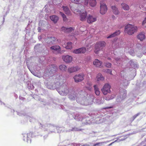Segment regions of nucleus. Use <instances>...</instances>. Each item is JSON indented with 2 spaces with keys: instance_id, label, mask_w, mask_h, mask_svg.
Listing matches in <instances>:
<instances>
[{
  "instance_id": "nucleus-18",
  "label": "nucleus",
  "mask_w": 146,
  "mask_h": 146,
  "mask_svg": "<svg viewBox=\"0 0 146 146\" xmlns=\"http://www.w3.org/2000/svg\"><path fill=\"white\" fill-rule=\"evenodd\" d=\"M50 19L55 23H56L58 20V17L56 15H53L50 17Z\"/></svg>"
},
{
  "instance_id": "nucleus-45",
  "label": "nucleus",
  "mask_w": 146,
  "mask_h": 146,
  "mask_svg": "<svg viewBox=\"0 0 146 146\" xmlns=\"http://www.w3.org/2000/svg\"><path fill=\"white\" fill-rule=\"evenodd\" d=\"M115 1H118V0H115Z\"/></svg>"
},
{
  "instance_id": "nucleus-22",
  "label": "nucleus",
  "mask_w": 146,
  "mask_h": 146,
  "mask_svg": "<svg viewBox=\"0 0 146 146\" xmlns=\"http://www.w3.org/2000/svg\"><path fill=\"white\" fill-rule=\"evenodd\" d=\"M121 8L124 10L128 11L129 9V6L125 3H123L121 4Z\"/></svg>"
},
{
  "instance_id": "nucleus-29",
  "label": "nucleus",
  "mask_w": 146,
  "mask_h": 146,
  "mask_svg": "<svg viewBox=\"0 0 146 146\" xmlns=\"http://www.w3.org/2000/svg\"><path fill=\"white\" fill-rule=\"evenodd\" d=\"M30 136V133H27V134H25L24 136V137H25V138H24V141H27L29 140V137Z\"/></svg>"
},
{
  "instance_id": "nucleus-34",
  "label": "nucleus",
  "mask_w": 146,
  "mask_h": 146,
  "mask_svg": "<svg viewBox=\"0 0 146 146\" xmlns=\"http://www.w3.org/2000/svg\"><path fill=\"white\" fill-rule=\"evenodd\" d=\"M105 72L108 73H109L111 75H112L111 70L110 69H107L105 70Z\"/></svg>"
},
{
  "instance_id": "nucleus-20",
  "label": "nucleus",
  "mask_w": 146,
  "mask_h": 146,
  "mask_svg": "<svg viewBox=\"0 0 146 146\" xmlns=\"http://www.w3.org/2000/svg\"><path fill=\"white\" fill-rule=\"evenodd\" d=\"M137 37L141 41H143L145 38V36L144 34L142 33H140L137 35Z\"/></svg>"
},
{
  "instance_id": "nucleus-2",
  "label": "nucleus",
  "mask_w": 146,
  "mask_h": 146,
  "mask_svg": "<svg viewBox=\"0 0 146 146\" xmlns=\"http://www.w3.org/2000/svg\"><path fill=\"white\" fill-rule=\"evenodd\" d=\"M137 28L136 26L130 24H127L125 27V32L129 35H132L137 31Z\"/></svg>"
},
{
  "instance_id": "nucleus-11",
  "label": "nucleus",
  "mask_w": 146,
  "mask_h": 146,
  "mask_svg": "<svg viewBox=\"0 0 146 146\" xmlns=\"http://www.w3.org/2000/svg\"><path fill=\"white\" fill-rule=\"evenodd\" d=\"M97 20L96 17L93 16L91 15H89L87 17V21L89 23H92L96 21Z\"/></svg>"
},
{
  "instance_id": "nucleus-16",
  "label": "nucleus",
  "mask_w": 146,
  "mask_h": 146,
  "mask_svg": "<svg viewBox=\"0 0 146 146\" xmlns=\"http://www.w3.org/2000/svg\"><path fill=\"white\" fill-rule=\"evenodd\" d=\"M78 69V67H71L68 68V71L69 73H71L77 71Z\"/></svg>"
},
{
  "instance_id": "nucleus-35",
  "label": "nucleus",
  "mask_w": 146,
  "mask_h": 146,
  "mask_svg": "<svg viewBox=\"0 0 146 146\" xmlns=\"http://www.w3.org/2000/svg\"><path fill=\"white\" fill-rule=\"evenodd\" d=\"M114 35V34L113 33V34H111V35H109V36H108L107 37V38H108L114 37L115 36Z\"/></svg>"
},
{
  "instance_id": "nucleus-44",
  "label": "nucleus",
  "mask_w": 146,
  "mask_h": 146,
  "mask_svg": "<svg viewBox=\"0 0 146 146\" xmlns=\"http://www.w3.org/2000/svg\"><path fill=\"white\" fill-rule=\"evenodd\" d=\"M145 142L146 143V139H145Z\"/></svg>"
},
{
  "instance_id": "nucleus-15",
  "label": "nucleus",
  "mask_w": 146,
  "mask_h": 146,
  "mask_svg": "<svg viewBox=\"0 0 146 146\" xmlns=\"http://www.w3.org/2000/svg\"><path fill=\"white\" fill-rule=\"evenodd\" d=\"M111 9L113 13L115 15H117L119 14V12L118 9L115 5L111 6Z\"/></svg>"
},
{
  "instance_id": "nucleus-43",
  "label": "nucleus",
  "mask_w": 146,
  "mask_h": 146,
  "mask_svg": "<svg viewBox=\"0 0 146 146\" xmlns=\"http://www.w3.org/2000/svg\"><path fill=\"white\" fill-rule=\"evenodd\" d=\"M84 93V92L82 91H81L80 93Z\"/></svg>"
},
{
  "instance_id": "nucleus-8",
  "label": "nucleus",
  "mask_w": 146,
  "mask_h": 146,
  "mask_svg": "<svg viewBox=\"0 0 146 146\" xmlns=\"http://www.w3.org/2000/svg\"><path fill=\"white\" fill-rule=\"evenodd\" d=\"M84 75L81 74L76 75L74 77V79L76 82H78L82 81L84 79Z\"/></svg>"
},
{
  "instance_id": "nucleus-4",
  "label": "nucleus",
  "mask_w": 146,
  "mask_h": 146,
  "mask_svg": "<svg viewBox=\"0 0 146 146\" xmlns=\"http://www.w3.org/2000/svg\"><path fill=\"white\" fill-rule=\"evenodd\" d=\"M74 12L77 14L78 13H80V20L81 21H85L87 19V13L85 11L78 10L77 9H75L74 10Z\"/></svg>"
},
{
  "instance_id": "nucleus-10",
  "label": "nucleus",
  "mask_w": 146,
  "mask_h": 146,
  "mask_svg": "<svg viewBox=\"0 0 146 146\" xmlns=\"http://www.w3.org/2000/svg\"><path fill=\"white\" fill-rule=\"evenodd\" d=\"M56 40V38L55 37L51 36L47 38L46 41L47 43L51 45L55 44Z\"/></svg>"
},
{
  "instance_id": "nucleus-19",
  "label": "nucleus",
  "mask_w": 146,
  "mask_h": 146,
  "mask_svg": "<svg viewBox=\"0 0 146 146\" xmlns=\"http://www.w3.org/2000/svg\"><path fill=\"white\" fill-rule=\"evenodd\" d=\"M62 7L64 11L66 14L68 15H71L70 12L68 7L66 6H63Z\"/></svg>"
},
{
  "instance_id": "nucleus-9",
  "label": "nucleus",
  "mask_w": 146,
  "mask_h": 146,
  "mask_svg": "<svg viewBox=\"0 0 146 146\" xmlns=\"http://www.w3.org/2000/svg\"><path fill=\"white\" fill-rule=\"evenodd\" d=\"M57 66L55 65L52 64L49 66L48 70L51 74H54L57 71Z\"/></svg>"
},
{
  "instance_id": "nucleus-36",
  "label": "nucleus",
  "mask_w": 146,
  "mask_h": 146,
  "mask_svg": "<svg viewBox=\"0 0 146 146\" xmlns=\"http://www.w3.org/2000/svg\"><path fill=\"white\" fill-rule=\"evenodd\" d=\"M102 142H99L98 143H96L94 144L93 146H99V145L100 144H102Z\"/></svg>"
},
{
  "instance_id": "nucleus-32",
  "label": "nucleus",
  "mask_w": 146,
  "mask_h": 146,
  "mask_svg": "<svg viewBox=\"0 0 146 146\" xmlns=\"http://www.w3.org/2000/svg\"><path fill=\"white\" fill-rule=\"evenodd\" d=\"M105 65L107 67L111 68V63L109 62H107L105 63Z\"/></svg>"
},
{
  "instance_id": "nucleus-30",
  "label": "nucleus",
  "mask_w": 146,
  "mask_h": 146,
  "mask_svg": "<svg viewBox=\"0 0 146 146\" xmlns=\"http://www.w3.org/2000/svg\"><path fill=\"white\" fill-rule=\"evenodd\" d=\"M80 54H84L86 51V48L84 47L80 48Z\"/></svg>"
},
{
  "instance_id": "nucleus-21",
  "label": "nucleus",
  "mask_w": 146,
  "mask_h": 146,
  "mask_svg": "<svg viewBox=\"0 0 146 146\" xmlns=\"http://www.w3.org/2000/svg\"><path fill=\"white\" fill-rule=\"evenodd\" d=\"M51 50L55 51H58L60 52L61 50L60 47L58 45H55L51 46L50 47Z\"/></svg>"
},
{
  "instance_id": "nucleus-37",
  "label": "nucleus",
  "mask_w": 146,
  "mask_h": 146,
  "mask_svg": "<svg viewBox=\"0 0 146 146\" xmlns=\"http://www.w3.org/2000/svg\"><path fill=\"white\" fill-rule=\"evenodd\" d=\"M139 114V113H138L133 116V120H134L137 116H138Z\"/></svg>"
},
{
  "instance_id": "nucleus-27",
  "label": "nucleus",
  "mask_w": 146,
  "mask_h": 146,
  "mask_svg": "<svg viewBox=\"0 0 146 146\" xmlns=\"http://www.w3.org/2000/svg\"><path fill=\"white\" fill-rule=\"evenodd\" d=\"M59 68L62 71H65L66 70L67 67L64 64H62L59 66Z\"/></svg>"
},
{
  "instance_id": "nucleus-38",
  "label": "nucleus",
  "mask_w": 146,
  "mask_h": 146,
  "mask_svg": "<svg viewBox=\"0 0 146 146\" xmlns=\"http://www.w3.org/2000/svg\"><path fill=\"white\" fill-rule=\"evenodd\" d=\"M146 23V17L145 18V20L143 21L142 22V25H144Z\"/></svg>"
},
{
  "instance_id": "nucleus-42",
  "label": "nucleus",
  "mask_w": 146,
  "mask_h": 146,
  "mask_svg": "<svg viewBox=\"0 0 146 146\" xmlns=\"http://www.w3.org/2000/svg\"><path fill=\"white\" fill-rule=\"evenodd\" d=\"M114 142H112V143H110V144L109 145H112L113 143H114Z\"/></svg>"
},
{
  "instance_id": "nucleus-17",
  "label": "nucleus",
  "mask_w": 146,
  "mask_h": 146,
  "mask_svg": "<svg viewBox=\"0 0 146 146\" xmlns=\"http://www.w3.org/2000/svg\"><path fill=\"white\" fill-rule=\"evenodd\" d=\"M93 63L96 67H100L102 64V62L98 59H95Z\"/></svg>"
},
{
  "instance_id": "nucleus-12",
  "label": "nucleus",
  "mask_w": 146,
  "mask_h": 146,
  "mask_svg": "<svg viewBox=\"0 0 146 146\" xmlns=\"http://www.w3.org/2000/svg\"><path fill=\"white\" fill-rule=\"evenodd\" d=\"M62 58L63 60L66 63L70 62L72 60V56L68 55L63 56Z\"/></svg>"
},
{
  "instance_id": "nucleus-14",
  "label": "nucleus",
  "mask_w": 146,
  "mask_h": 146,
  "mask_svg": "<svg viewBox=\"0 0 146 146\" xmlns=\"http://www.w3.org/2000/svg\"><path fill=\"white\" fill-rule=\"evenodd\" d=\"M61 31L66 33H68L71 32L74 30V29L72 27L66 28L63 27L61 28Z\"/></svg>"
},
{
  "instance_id": "nucleus-5",
  "label": "nucleus",
  "mask_w": 146,
  "mask_h": 146,
  "mask_svg": "<svg viewBox=\"0 0 146 146\" xmlns=\"http://www.w3.org/2000/svg\"><path fill=\"white\" fill-rule=\"evenodd\" d=\"M111 86L109 84H105L103 88L101 89V90L104 95H106L110 92V89Z\"/></svg>"
},
{
  "instance_id": "nucleus-23",
  "label": "nucleus",
  "mask_w": 146,
  "mask_h": 146,
  "mask_svg": "<svg viewBox=\"0 0 146 146\" xmlns=\"http://www.w3.org/2000/svg\"><path fill=\"white\" fill-rule=\"evenodd\" d=\"M96 78L98 81L103 80L104 79V77L100 73H99L97 75Z\"/></svg>"
},
{
  "instance_id": "nucleus-13",
  "label": "nucleus",
  "mask_w": 146,
  "mask_h": 146,
  "mask_svg": "<svg viewBox=\"0 0 146 146\" xmlns=\"http://www.w3.org/2000/svg\"><path fill=\"white\" fill-rule=\"evenodd\" d=\"M72 2L76 3H81L84 2V4L85 5H87L89 2V0H71Z\"/></svg>"
},
{
  "instance_id": "nucleus-40",
  "label": "nucleus",
  "mask_w": 146,
  "mask_h": 146,
  "mask_svg": "<svg viewBox=\"0 0 146 146\" xmlns=\"http://www.w3.org/2000/svg\"><path fill=\"white\" fill-rule=\"evenodd\" d=\"M38 32H40V27H38Z\"/></svg>"
},
{
  "instance_id": "nucleus-39",
  "label": "nucleus",
  "mask_w": 146,
  "mask_h": 146,
  "mask_svg": "<svg viewBox=\"0 0 146 146\" xmlns=\"http://www.w3.org/2000/svg\"><path fill=\"white\" fill-rule=\"evenodd\" d=\"M111 107H106V108H103V109H109V108H111Z\"/></svg>"
},
{
  "instance_id": "nucleus-3",
  "label": "nucleus",
  "mask_w": 146,
  "mask_h": 146,
  "mask_svg": "<svg viewBox=\"0 0 146 146\" xmlns=\"http://www.w3.org/2000/svg\"><path fill=\"white\" fill-rule=\"evenodd\" d=\"M106 45L104 41L99 42L96 43L95 47L94 52L96 54L99 53V51L102 49Z\"/></svg>"
},
{
  "instance_id": "nucleus-31",
  "label": "nucleus",
  "mask_w": 146,
  "mask_h": 146,
  "mask_svg": "<svg viewBox=\"0 0 146 146\" xmlns=\"http://www.w3.org/2000/svg\"><path fill=\"white\" fill-rule=\"evenodd\" d=\"M73 53L76 54H80V48L74 50L73 51Z\"/></svg>"
},
{
  "instance_id": "nucleus-33",
  "label": "nucleus",
  "mask_w": 146,
  "mask_h": 146,
  "mask_svg": "<svg viewBox=\"0 0 146 146\" xmlns=\"http://www.w3.org/2000/svg\"><path fill=\"white\" fill-rule=\"evenodd\" d=\"M120 30H117L113 34H114L115 36H117L120 34Z\"/></svg>"
},
{
  "instance_id": "nucleus-6",
  "label": "nucleus",
  "mask_w": 146,
  "mask_h": 146,
  "mask_svg": "<svg viewBox=\"0 0 146 146\" xmlns=\"http://www.w3.org/2000/svg\"><path fill=\"white\" fill-rule=\"evenodd\" d=\"M100 13L102 15H104L107 12V7L106 5L102 2L100 3Z\"/></svg>"
},
{
  "instance_id": "nucleus-1",
  "label": "nucleus",
  "mask_w": 146,
  "mask_h": 146,
  "mask_svg": "<svg viewBox=\"0 0 146 146\" xmlns=\"http://www.w3.org/2000/svg\"><path fill=\"white\" fill-rule=\"evenodd\" d=\"M53 82L57 86H61L60 90L59 93L60 94L62 95H66L68 92V90L67 87L65 85L64 90L63 91V88L62 86H64L66 82V79L64 77L60 74L54 75L53 76Z\"/></svg>"
},
{
  "instance_id": "nucleus-26",
  "label": "nucleus",
  "mask_w": 146,
  "mask_h": 146,
  "mask_svg": "<svg viewBox=\"0 0 146 146\" xmlns=\"http://www.w3.org/2000/svg\"><path fill=\"white\" fill-rule=\"evenodd\" d=\"M90 5L92 7H94L96 4V0H90L89 2Z\"/></svg>"
},
{
  "instance_id": "nucleus-28",
  "label": "nucleus",
  "mask_w": 146,
  "mask_h": 146,
  "mask_svg": "<svg viewBox=\"0 0 146 146\" xmlns=\"http://www.w3.org/2000/svg\"><path fill=\"white\" fill-rule=\"evenodd\" d=\"M60 13L62 17L63 21H66L67 20V19L66 17V15L64 14V13L61 12H60Z\"/></svg>"
},
{
  "instance_id": "nucleus-46",
  "label": "nucleus",
  "mask_w": 146,
  "mask_h": 146,
  "mask_svg": "<svg viewBox=\"0 0 146 146\" xmlns=\"http://www.w3.org/2000/svg\"><path fill=\"white\" fill-rule=\"evenodd\" d=\"M145 27H146V25L145 26Z\"/></svg>"
},
{
  "instance_id": "nucleus-25",
  "label": "nucleus",
  "mask_w": 146,
  "mask_h": 146,
  "mask_svg": "<svg viewBox=\"0 0 146 146\" xmlns=\"http://www.w3.org/2000/svg\"><path fill=\"white\" fill-rule=\"evenodd\" d=\"M72 43L71 42H69L66 43V45L65 47L67 49H70L72 48Z\"/></svg>"
},
{
  "instance_id": "nucleus-24",
  "label": "nucleus",
  "mask_w": 146,
  "mask_h": 146,
  "mask_svg": "<svg viewBox=\"0 0 146 146\" xmlns=\"http://www.w3.org/2000/svg\"><path fill=\"white\" fill-rule=\"evenodd\" d=\"M95 94L97 96H99L100 94V91L97 85H95L94 86Z\"/></svg>"
},
{
  "instance_id": "nucleus-7",
  "label": "nucleus",
  "mask_w": 146,
  "mask_h": 146,
  "mask_svg": "<svg viewBox=\"0 0 146 146\" xmlns=\"http://www.w3.org/2000/svg\"><path fill=\"white\" fill-rule=\"evenodd\" d=\"M81 94L78 91H74L71 94L69 95L68 97L71 100H75L80 97Z\"/></svg>"
},
{
  "instance_id": "nucleus-41",
  "label": "nucleus",
  "mask_w": 146,
  "mask_h": 146,
  "mask_svg": "<svg viewBox=\"0 0 146 146\" xmlns=\"http://www.w3.org/2000/svg\"><path fill=\"white\" fill-rule=\"evenodd\" d=\"M82 146H89V145H88L86 144V145H82Z\"/></svg>"
}]
</instances>
